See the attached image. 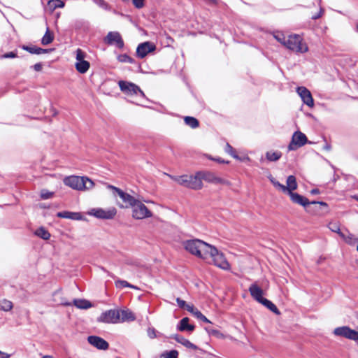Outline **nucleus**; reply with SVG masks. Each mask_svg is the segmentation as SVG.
I'll return each mask as SVG.
<instances>
[{"instance_id":"1","label":"nucleus","mask_w":358,"mask_h":358,"mask_svg":"<svg viewBox=\"0 0 358 358\" xmlns=\"http://www.w3.org/2000/svg\"><path fill=\"white\" fill-rule=\"evenodd\" d=\"M187 251L201 259H206V254L210 246V244L199 239L188 240L184 242Z\"/></svg>"},{"instance_id":"2","label":"nucleus","mask_w":358,"mask_h":358,"mask_svg":"<svg viewBox=\"0 0 358 358\" xmlns=\"http://www.w3.org/2000/svg\"><path fill=\"white\" fill-rule=\"evenodd\" d=\"M64 183L73 189L85 191L92 189L95 184L87 177L71 176L64 179Z\"/></svg>"},{"instance_id":"3","label":"nucleus","mask_w":358,"mask_h":358,"mask_svg":"<svg viewBox=\"0 0 358 358\" xmlns=\"http://www.w3.org/2000/svg\"><path fill=\"white\" fill-rule=\"evenodd\" d=\"M204 260L209 264H213L223 270H230V264L226 259L223 253L220 252L216 248L211 245L206 254V259Z\"/></svg>"},{"instance_id":"4","label":"nucleus","mask_w":358,"mask_h":358,"mask_svg":"<svg viewBox=\"0 0 358 358\" xmlns=\"http://www.w3.org/2000/svg\"><path fill=\"white\" fill-rule=\"evenodd\" d=\"M283 45L297 53H304L308 50L307 44L303 41L301 36L298 34L288 36L286 41L283 42Z\"/></svg>"},{"instance_id":"5","label":"nucleus","mask_w":358,"mask_h":358,"mask_svg":"<svg viewBox=\"0 0 358 358\" xmlns=\"http://www.w3.org/2000/svg\"><path fill=\"white\" fill-rule=\"evenodd\" d=\"M179 185L192 189H201L203 182L201 181L199 172L195 175H183L178 177H171Z\"/></svg>"},{"instance_id":"6","label":"nucleus","mask_w":358,"mask_h":358,"mask_svg":"<svg viewBox=\"0 0 358 358\" xmlns=\"http://www.w3.org/2000/svg\"><path fill=\"white\" fill-rule=\"evenodd\" d=\"M103 184L106 185L107 189L113 192L114 196H120L122 201L126 204V208L131 207V206L135 205V202L137 199L134 196L112 185L108 184L106 182H103Z\"/></svg>"},{"instance_id":"7","label":"nucleus","mask_w":358,"mask_h":358,"mask_svg":"<svg viewBox=\"0 0 358 358\" xmlns=\"http://www.w3.org/2000/svg\"><path fill=\"white\" fill-rule=\"evenodd\" d=\"M288 194L289 195L291 200L295 203L299 204L304 207H306L307 206H308L310 204L315 205L316 206H315V208L313 210L314 211H317L320 206H324L325 208L327 209L328 206H327V203H325V202H323V201L309 202L308 199H306V197H304L297 193H294L293 192H289Z\"/></svg>"},{"instance_id":"8","label":"nucleus","mask_w":358,"mask_h":358,"mask_svg":"<svg viewBox=\"0 0 358 358\" xmlns=\"http://www.w3.org/2000/svg\"><path fill=\"white\" fill-rule=\"evenodd\" d=\"M118 85L121 91L128 96L139 95L142 98L145 97V94L139 88L138 85L133 83L120 80L118 82Z\"/></svg>"},{"instance_id":"9","label":"nucleus","mask_w":358,"mask_h":358,"mask_svg":"<svg viewBox=\"0 0 358 358\" xmlns=\"http://www.w3.org/2000/svg\"><path fill=\"white\" fill-rule=\"evenodd\" d=\"M117 213V210L115 207H110L108 209L101 208H92L87 212V214L94 216L99 219L110 220L113 219Z\"/></svg>"},{"instance_id":"10","label":"nucleus","mask_w":358,"mask_h":358,"mask_svg":"<svg viewBox=\"0 0 358 358\" xmlns=\"http://www.w3.org/2000/svg\"><path fill=\"white\" fill-rule=\"evenodd\" d=\"M132 216L136 220H142L152 216L151 211L139 200H136L135 205L131 206Z\"/></svg>"},{"instance_id":"11","label":"nucleus","mask_w":358,"mask_h":358,"mask_svg":"<svg viewBox=\"0 0 358 358\" xmlns=\"http://www.w3.org/2000/svg\"><path fill=\"white\" fill-rule=\"evenodd\" d=\"M98 322L103 323L115 324L120 322V310L111 309L106 310L101 313L98 318Z\"/></svg>"},{"instance_id":"12","label":"nucleus","mask_w":358,"mask_h":358,"mask_svg":"<svg viewBox=\"0 0 358 358\" xmlns=\"http://www.w3.org/2000/svg\"><path fill=\"white\" fill-rule=\"evenodd\" d=\"M199 176L201 182L203 180L213 184L230 185V182L227 180L222 178L210 171H199Z\"/></svg>"},{"instance_id":"13","label":"nucleus","mask_w":358,"mask_h":358,"mask_svg":"<svg viewBox=\"0 0 358 358\" xmlns=\"http://www.w3.org/2000/svg\"><path fill=\"white\" fill-rule=\"evenodd\" d=\"M336 336L343 337L355 341H358V331L347 326L337 327L334 330Z\"/></svg>"},{"instance_id":"14","label":"nucleus","mask_w":358,"mask_h":358,"mask_svg":"<svg viewBox=\"0 0 358 358\" xmlns=\"http://www.w3.org/2000/svg\"><path fill=\"white\" fill-rule=\"evenodd\" d=\"M307 137L302 132L298 131L294 133L292 141L288 145L289 150H295L303 146L307 143Z\"/></svg>"},{"instance_id":"15","label":"nucleus","mask_w":358,"mask_h":358,"mask_svg":"<svg viewBox=\"0 0 358 358\" xmlns=\"http://www.w3.org/2000/svg\"><path fill=\"white\" fill-rule=\"evenodd\" d=\"M156 48L154 43L147 41L139 44L136 48V56L141 59L144 58L148 53L153 52Z\"/></svg>"},{"instance_id":"16","label":"nucleus","mask_w":358,"mask_h":358,"mask_svg":"<svg viewBox=\"0 0 358 358\" xmlns=\"http://www.w3.org/2000/svg\"><path fill=\"white\" fill-rule=\"evenodd\" d=\"M105 43L109 45L115 44L118 48H122L124 41L118 32L110 31L104 39Z\"/></svg>"},{"instance_id":"17","label":"nucleus","mask_w":358,"mask_h":358,"mask_svg":"<svg viewBox=\"0 0 358 358\" xmlns=\"http://www.w3.org/2000/svg\"><path fill=\"white\" fill-rule=\"evenodd\" d=\"M296 92L302 99L303 103L312 108L314 106V101L310 92L305 87H299Z\"/></svg>"},{"instance_id":"18","label":"nucleus","mask_w":358,"mask_h":358,"mask_svg":"<svg viewBox=\"0 0 358 358\" xmlns=\"http://www.w3.org/2000/svg\"><path fill=\"white\" fill-rule=\"evenodd\" d=\"M87 341L99 350H106L109 347L108 342L99 336H90L87 338Z\"/></svg>"},{"instance_id":"19","label":"nucleus","mask_w":358,"mask_h":358,"mask_svg":"<svg viewBox=\"0 0 358 358\" xmlns=\"http://www.w3.org/2000/svg\"><path fill=\"white\" fill-rule=\"evenodd\" d=\"M249 292L251 296L257 302L262 303L265 299L263 297L264 291L263 289L256 283H252L249 287Z\"/></svg>"},{"instance_id":"20","label":"nucleus","mask_w":358,"mask_h":358,"mask_svg":"<svg viewBox=\"0 0 358 358\" xmlns=\"http://www.w3.org/2000/svg\"><path fill=\"white\" fill-rule=\"evenodd\" d=\"M57 216L61 218H66L73 220H84L85 218L80 213L78 212H70V211H62L58 212Z\"/></svg>"},{"instance_id":"21","label":"nucleus","mask_w":358,"mask_h":358,"mask_svg":"<svg viewBox=\"0 0 358 358\" xmlns=\"http://www.w3.org/2000/svg\"><path fill=\"white\" fill-rule=\"evenodd\" d=\"M194 328H195L194 325L189 324V318L188 317L182 318L180 321V322L177 327L178 330L180 331H192L194 330Z\"/></svg>"},{"instance_id":"22","label":"nucleus","mask_w":358,"mask_h":358,"mask_svg":"<svg viewBox=\"0 0 358 358\" xmlns=\"http://www.w3.org/2000/svg\"><path fill=\"white\" fill-rule=\"evenodd\" d=\"M285 192L289 194L297 189L296 178L294 176H289L287 178V186H285Z\"/></svg>"},{"instance_id":"23","label":"nucleus","mask_w":358,"mask_h":358,"mask_svg":"<svg viewBox=\"0 0 358 358\" xmlns=\"http://www.w3.org/2000/svg\"><path fill=\"white\" fill-rule=\"evenodd\" d=\"M178 343L182 344V345L185 346L187 348L196 350L197 347L192 343H191L189 340L185 338L184 337L180 336V335H175L173 337Z\"/></svg>"},{"instance_id":"24","label":"nucleus","mask_w":358,"mask_h":358,"mask_svg":"<svg viewBox=\"0 0 358 358\" xmlns=\"http://www.w3.org/2000/svg\"><path fill=\"white\" fill-rule=\"evenodd\" d=\"M90 66V62L86 60L76 62L75 64L76 69L80 73H86L89 70Z\"/></svg>"},{"instance_id":"25","label":"nucleus","mask_w":358,"mask_h":358,"mask_svg":"<svg viewBox=\"0 0 358 358\" xmlns=\"http://www.w3.org/2000/svg\"><path fill=\"white\" fill-rule=\"evenodd\" d=\"M120 322L125 321H134L135 316L133 313L129 310H120Z\"/></svg>"},{"instance_id":"26","label":"nucleus","mask_w":358,"mask_h":358,"mask_svg":"<svg viewBox=\"0 0 358 358\" xmlns=\"http://www.w3.org/2000/svg\"><path fill=\"white\" fill-rule=\"evenodd\" d=\"M22 49L31 54L41 55L48 52V50L36 46L23 45Z\"/></svg>"},{"instance_id":"27","label":"nucleus","mask_w":358,"mask_h":358,"mask_svg":"<svg viewBox=\"0 0 358 358\" xmlns=\"http://www.w3.org/2000/svg\"><path fill=\"white\" fill-rule=\"evenodd\" d=\"M73 303L80 309H87L92 307L91 303L85 299H74Z\"/></svg>"},{"instance_id":"28","label":"nucleus","mask_w":358,"mask_h":358,"mask_svg":"<svg viewBox=\"0 0 358 358\" xmlns=\"http://www.w3.org/2000/svg\"><path fill=\"white\" fill-rule=\"evenodd\" d=\"M54 39L53 34L50 31L48 27L46 31L41 39V43L44 45H48L52 42Z\"/></svg>"},{"instance_id":"29","label":"nucleus","mask_w":358,"mask_h":358,"mask_svg":"<svg viewBox=\"0 0 358 358\" xmlns=\"http://www.w3.org/2000/svg\"><path fill=\"white\" fill-rule=\"evenodd\" d=\"M262 305H264V306H266L268 309H269L271 311H272L273 313L277 314V315H279L280 314V311L278 310V308L276 307V306L271 301L266 299H264L262 303H261Z\"/></svg>"},{"instance_id":"30","label":"nucleus","mask_w":358,"mask_h":358,"mask_svg":"<svg viewBox=\"0 0 358 358\" xmlns=\"http://www.w3.org/2000/svg\"><path fill=\"white\" fill-rule=\"evenodd\" d=\"M185 123L192 129L197 128L199 125V121L194 117L186 116L184 118Z\"/></svg>"},{"instance_id":"31","label":"nucleus","mask_w":358,"mask_h":358,"mask_svg":"<svg viewBox=\"0 0 358 358\" xmlns=\"http://www.w3.org/2000/svg\"><path fill=\"white\" fill-rule=\"evenodd\" d=\"M282 156V154L279 151H269L266 153V159L270 162L278 161Z\"/></svg>"},{"instance_id":"32","label":"nucleus","mask_w":358,"mask_h":358,"mask_svg":"<svg viewBox=\"0 0 358 358\" xmlns=\"http://www.w3.org/2000/svg\"><path fill=\"white\" fill-rule=\"evenodd\" d=\"M35 234L43 240H48L50 238V234L44 227H40L35 231Z\"/></svg>"},{"instance_id":"33","label":"nucleus","mask_w":358,"mask_h":358,"mask_svg":"<svg viewBox=\"0 0 358 358\" xmlns=\"http://www.w3.org/2000/svg\"><path fill=\"white\" fill-rule=\"evenodd\" d=\"M328 227L331 231L337 233L341 237H344V234L341 231L340 225L338 223L330 222Z\"/></svg>"},{"instance_id":"34","label":"nucleus","mask_w":358,"mask_h":358,"mask_svg":"<svg viewBox=\"0 0 358 358\" xmlns=\"http://www.w3.org/2000/svg\"><path fill=\"white\" fill-rule=\"evenodd\" d=\"M48 5L52 9L58 8H63L64 6V2L62 0H50L48 2Z\"/></svg>"},{"instance_id":"35","label":"nucleus","mask_w":358,"mask_h":358,"mask_svg":"<svg viewBox=\"0 0 358 358\" xmlns=\"http://www.w3.org/2000/svg\"><path fill=\"white\" fill-rule=\"evenodd\" d=\"M0 308L3 311H9L13 308V303L10 301L3 299L0 302Z\"/></svg>"},{"instance_id":"36","label":"nucleus","mask_w":358,"mask_h":358,"mask_svg":"<svg viewBox=\"0 0 358 358\" xmlns=\"http://www.w3.org/2000/svg\"><path fill=\"white\" fill-rule=\"evenodd\" d=\"M224 150L234 159H241V158L236 155V150L229 143H227Z\"/></svg>"},{"instance_id":"37","label":"nucleus","mask_w":358,"mask_h":358,"mask_svg":"<svg viewBox=\"0 0 358 358\" xmlns=\"http://www.w3.org/2000/svg\"><path fill=\"white\" fill-rule=\"evenodd\" d=\"M115 285L117 287H130L133 289H138L136 286L129 284L127 281L123 280H117L115 281Z\"/></svg>"},{"instance_id":"38","label":"nucleus","mask_w":358,"mask_h":358,"mask_svg":"<svg viewBox=\"0 0 358 358\" xmlns=\"http://www.w3.org/2000/svg\"><path fill=\"white\" fill-rule=\"evenodd\" d=\"M269 180L271 182V183L274 185L275 187L278 188V189L281 190L282 192H285V185L280 183L278 181H277L272 176L269 177Z\"/></svg>"},{"instance_id":"39","label":"nucleus","mask_w":358,"mask_h":358,"mask_svg":"<svg viewBox=\"0 0 358 358\" xmlns=\"http://www.w3.org/2000/svg\"><path fill=\"white\" fill-rule=\"evenodd\" d=\"M205 329L209 335L215 336L217 338H223L224 335L218 330L213 329L210 327H206Z\"/></svg>"},{"instance_id":"40","label":"nucleus","mask_w":358,"mask_h":358,"mask_svg":"<svg viewBox=\"0 0 358 358\" xmlns=\"http://www.w3.org/2000/svg\"><path fill=\"white\" fill-rule=\"evenodd\" d=\"M117 59L120 62H125L129 64H132L134 62V59L126 54L119 55Z\"/></svg>"},{"instance_id":"41","label":"nucleus","mask_w":358,"mask_h":358,"mask_svg":"<svg viewBox=\"0 0 358 358\" xmlns=\"http://www.w3.org/2000/svg\"><path fill=\"white\" fill-rule=\"evenodd\" d=\"M178 352L177 350H173L169 352H165L162 355V358H178Z\"/></svg>"},{"instance_id":"42","label":"nucleus","mask_w":358,"mask_h":358,"mask_svg":"<svg viewBox=\"0 0 358 358\" xmlns=\"http://www.w3.org/2000/svg\"><path fill=\"white\" fill-rule=\"evenodd\" d=\"M86 57V53L81 49L78 48L76 51V62L84 61Z\"/></svg>"},{"instance_id":"43","label":"nucleus","mask_w":358,"mask_h":358,"mask_svg":"<svg viewBox=\"0 0 358 358\" xmlns=\"http://www.w3.org/2000/svg\"><path fill=\"white\" fill-rule=\"evenodd\" d=\"M342 238L349 245H354L357 241V238H355L354 235L350 233H348L347 236L344 234V237Z\"/></svg>"},{"instance_id":"44","label":"nucleus","mask_w":358,"mask_h":358,"mask_svg":"<svg viewBox=\"0 0 358 358\" xmlns=\"http://www.w3.org/2000/svg\"><path fill=\"white\" fill-rule=\"evenodd\" d=\"M194 315L196 318L201 320L204 322L211 323V322L205 315H203L198 309L195 310V313H194Z\"/></svg>"},{"instance_id":"45","label":"nucleus","mask_w":358,"mask_h":358,"mask_svg":"<svg viewBox=\"0 0 358 358\" xmlns=\"http://www.w3.org/2000/svg\"><path fill=\"white\" fill-rule=\"evenodd\" d=\"M52 195H53V192H48V191L45 190V189H43L41 192V197L43 199H50V198H51L52 196Z\"/></svg>"},{"instance_id":"46","label":"nucleus","mask_w":358,"mask_h":358,"mask_svg":"<svg viewBox=\"0 0 358 358\" xmlns=\"http://www.w3.org/2000/svg\"><path fill=\"white\" fill-rule=\"evenodd\" d=\"M93 1L101 8L105 10L108 9V5L104 0H93Z\"/></svg>"},{"instance_id":"47","label":"nucleus","mask_w":358,"mask_h":358,"mask_svg":"<svg viewBox=\"0 0 358 358\" xmlns=\"http://www.w3.org/2000/svg\"><path fill=\"white\" fill-rule=\"evenodd\" d=\"M147 333H148V336L150 338H155L157 337V331L156 330L152 328V327H150L148 329V331H147Z\"/></svg>"},{"instance_id":"48","label":"nucleus","mask_w":358,"mask_h":358,"mask_svg":"<svg viewBox=\"0 0 358 358\" xmlns=\"http://www.w3.org/2000/svg\"><path fill=\"white\" fill-rule=\"evenodd\" d=\"M275 38L283 45V42L286 41L287 38L282 34H278L274 35Z\"/></svg>"},{"instance_id":"49","label":"nucleus","mask_w":358,"mask_h":358,"mask_svg":"<svg viewBox=\"0 0 358 358\" xmlns=\"http://www.w3.org/2000/svg\"><path fill=\"white\" fill-rule=\"evenodd\" d=\"M132 1L137 8H141L144 5V0H132Z\"/></svg>"},{"instance_id":"50","label":"nucleus","mask_w":358,"mask_h":358,"mask_svg":"<svg viewBox=\"0 0 358 358\" xmlns=\"http://www.w3.org/2000/svg\"><path fill=\"white\" fill-rule=\"evenodd\" d=\"M176 302H177L178 306L181 308H185L187 304L186 303V301H185L184 300H182L180 298L176 299Z\"/></svg>"},{"instance_id":"51","label":"nucleus","mask_w":358,"mask_h":358,"mask_svg":"<svg viewBox=\"0 0 358 358\" xmlns=\"http://www.w3.org/2000/svg\"><path fill=\"white\" fill-rule=\"evenodd\" d=\"M16 57H17V55L14 52H7V53H6V54H4L3 55L1 56L2 58H5V59H7V58H15Z\"/></svg>"},{"instance_id":"52","label":"nucleus","mask_w":358,"mask_h":358,"mask_svg":"<svg viewBox=\"0 0 358 358\" xmlns=\"http://www.w3.org/2000/svg\"><path fill=\"white\" fill-rule=\"evenodd\" d=\"M187 311L191 313L192 315H194V313H195V310H197L194 308V306L192 304H187L186 307L185 308Z\"/></svg>"},{"instance_id":"53","label":"nucleus","mask_w":358,"mask_h":358,"mask_svg":"<svg viewBox=\"0 0 358 358\" xmlns=\"http://www.w3.org/2000/svg\"><path fill=\"white\" fill-rule=\"evenodd\" d=\"M324 9L322 8H320L319 13L313 15L312 19L313 20L319 19L320 17H321L322 16V15L324 14Z\"/></svg>"},{"instance_id":"54","label":"nucleus","mask_w":358,"mask_h":358,"mask_svg":"<svg viewBox=\"0 0 358 358\" xmlns=\"http://www.w3.org/2000/svg\"><path fill=\"white\" fill-rule=\"evenodd\" d=\"M34 69L36 71H40L42 69V65L40 63H37L34 65Z\"/></svg>"},{"instance_id":"55","label":"nucleus","mask_w":358,"mask_h":358,"mask_svg":"<svg viewBox=\"0 0 358 358\" xmlns=\"http://www.w3.org/2000/svg\"><path fill=\"white\" fill-rule=\"evenodd\" d=\"M317 192H318V190H317V189H313V190L311 191V193H312V194H317Z\"/></svg>"},{"instance_id":"56","label":"nucleus","mask_w":358,"mask_h":358,"mask_svg":"<svg viewBox=\"0 0 358 358\" xmlns=\"http://www.w3.org/2000/svg\"><path fill=\"white\" fill-rule=\"evenodd\" d=\"M42 358H53L52 356L46 355L43 357Z\"/></svg>"},{"instance_id":"57","label":"nucleus","mask_w":358,"mask_h":358,"mask_svg":"<svg viewBox=\"0 0 358 358\" xmlns=\"http://www.w3.org/2000/svg\"><path fill=\"white\" fill-rule=\"evenodd\" d=\"M63 304L65 305V306H71V303H67V302L66 303H64Z\"/></svg>"},{"instance_id":"58","label":"nucleus","mask_w":358,"mask_h":358,"mask_svg":"<svg viewBox=\"0 0 358 358\" xmlns=\"http://www.w3.org/2000/svg\"><path fill=\"white\" fill-rule=\"evenodd\" d=\"M120 208H124V206L123 205H120L119 206Z\"/></svg>"},{"instance_id":"59","label":"nucleus","mask_w":358,"mask_h":358,"mask_svg":"<svg viewBox=\"0 0 358 358\" xmlns=\"http://www.w3.org/2000/svg\"><path fill=\"white\" fill-rule=\"evenodd\" d=\"M306 210H307L308 212H310V209H308V208H307V209H306Z\"/></svg>"},{"instance_id":"60","label":"nucleus","mask_w":358,"mask_h":358,"mask_svg":"<svg viewBox=\"0 0 358 358\" xmlns=\"http://www.w3.org/2000/svg\"><path fill=\"white\" fill-rule=\"evenodd\" d=\"M357 250L358 251V244H357Z\"/></svg>"},{"instance_id":"61","label":"nucleus","mask_w":358,"mask_h":358,"mask_svg":"<svg viewBox=\"0 0 358 358\" xmlns=\"http://www.w3.org/2000/svg\"><path fill=\"white\" fill-rule=\"evenodd\" d=\"M3 353L0 351V355H2Z\"/></svg>"},{"instance_id":"62","label":"nucleus","mask_w":358,"mask_h":358,"mask_svg":"<svg viewBox=\"0 0 358 358\" xmlns=\"http://www.w3.org/2000/svg\"><path fill=\"white\" fill-rule=\"evenodd\" d=\"M357 200H358V199H357Z\"/></svg>"}]
</instances>
